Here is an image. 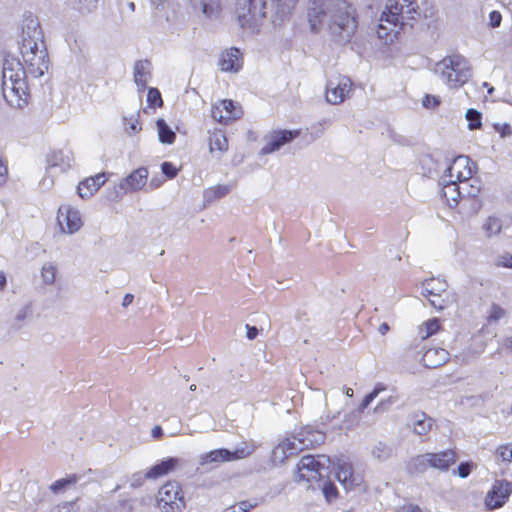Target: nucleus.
Masks as SVG:
<instances>
[{
  "instance_id": "f257e3e1",
  "label": "nucleus",
  "mask_w": 512,
  "mask_h": 512,
  "mask_svg": "<svg viewBox=\"0 0 512 512\" xmlns=\"http://www.w3.org/2000/svg\"><path fill=\"white\" fill-rule=\"evenodd\" d=\"M23 61L26 69L18 58L6 55L2 65V94L6 102L15 108H22L28 102L29 88L26 74L39 78L48 70L47 50L40 49L38 52L23 58Z\"/></svg>"
},
{
  "instance_id": "f03ea898",
  "label": "nucleus",
  "mask_w": 512,
  "mask_h": 512,
  "mask_svg": "<svg viewBox=\"0 0 512 512\" xmlns=\"http://www.w3.org/2000/svg\"><path fill=\"white\" fill-rule=\"evenodd\" d=\"M308 21L312 31L326 30L340 43L349 42L358 27L356 9L347 0H313Z\"/></svg>"
},
{
  "instance_id": "7ed1b4c3",
  "label": "nucleus",
  "mask_w": 512,
  "mask_h": 512,
  "mask_svg": "<svg viewBox=\"0 0 512 512\" xmlns=\"http://www.w3.org/2000/svg\"><path fill=\"white\" fill-rule=\"evenodd\" d=\"M297 0H238L237 20L251 32H259L265 22L280 25L291 16Z\"/></svg>"
},
{
  "instance_id": "20e7f679",
  "label": "nucleus",
  "mask_w": 512,
  "mask_h": 512,
  "mask_svg": "<svg viewBox=\"0 0 512 512\" xmlns=\"http://www.w3.org/2000/svg\"><path fill=\"white\" fill-rule=\"evenodd\" d=\"M418 5L416 0H387L377 28V35L385 41H392L405 24L414 18Z\"/></svg>"
},
{
  "instance_id": "39448f33",
  "label": "nucleus",
  "mask_w": 512,
  "mask_h": 512,
  "mask_svg": "<svg viewBox=\"0 0 512 512\" xmlns=\"http://www.w3.org/2000/svg\"><path fill=\"white\" fill-rule=\"evenodd\" d=\"M324 438L323 433L308 426L303 427L296 434L285 437L277 444L272 451V460L274 463L281 464L287 458L322 443Z\"/></svg>"
},
{
  "instance_id": "423d86ee",
  "label": "nucleus",
  "mask_w": 512,
  "mask_h": 512,
  "mask_svg": "<svg viewBox=\"0 0 512 512\" xmlns=\"http://www.w3.org/2000/svg\"><path fill=\"white\" fill-rule=\"evenodd\" d=\"M435 73L450 88H458L471 77V66L462 55L455 54L445 57L436 64Z\"/></svg>"
},
{
  "instance_id": "0eeeda50",
  "label": "nucleus",
  "mask_w": 512,
  "mask_h": 512,
  "mask_svg": "<svg viewBox=\"0 0 512 512\" xmlns=\"http://www.w3.org/2000/svg\"><path fill=\"white\" fill-rule=\"evenodd\" d=\"M255 450L256 445L253 441H244L234 450L220 448L203 453L198 458V464L201 467L214 468L225 462H234L245 459L252 455Z\"/></svg>"
},
{
  "instance_id": "6e6552de",
  "label": "nucleus",
  "mask_w": 512,
  "mask_h": 512,
  "mask_svg": "<svg viewBox=\"0 0 512 512\" xmlns=\"http://www.w3.org/2000/svg\"><path fill=\"white\" fill-rule=\"evenodd\" d=\"M330 469V459L325 455H306L297 465L295 480L316 484L326 478Z\"/></svg>"
},
{
  "instance_id": "1a4fd4ad",
  "label": "nucleus",
  "mask_w": 512,
  "mask_h": 512,
  "mask_svg": "<svg viewBox=\"0 0 512 512\" xmlns=\"http://www.w3.org/2000/svg\"><path fill=\"white\" fill-rule=\"evenodd\" d=\"M40 49H46L41 28L37 20L28 19L22 27L19 42L22 58L30 56Z\"/></svg>"
},
{
  "instance_id": "9d476101",
  "label": "nucleus",
  "mask_w": 512,
  "mask_h": 512,
  "mask_svg": "<svg viewBox=\"0 0 512 512\" xmlns=\"http://www.w3.org/2000/svg\"><path fill=\"white\" fill-rule=\"evenodd\" d=\"M158 507L164 512H181L186 506L182 489L177 482H167L158 491Z\"/></svg>"
},
{
  "instance_id": "9b49d317",
  "label": "nucleus",
  "mask_w": 512,
  "mask_h": 512,
  "mask_svg": "<svg viewBox=\"0 0 512 512\" xmlns=\"http://www.w3.org/2000/svg\"><path fill=\"white\" fill-rule=\"evenodd\" d=\"M148 170L140 167L132 171L129 175L121 179L117 186L109 192L108 198L112 201H118L127 193L141 190L147 183Z\"/></svg>"
},
{
  "instance_id": "f8f14e48",
  "label": "nucleus",
  "mask_w": 512,
  "mask_h": 512,
  "mask_svg": "<svg viewBox=\"0 0 512 512\" xmlns=\"http://www.w3.org/2000/svg\"><path fill=\"white\" fill-rule=\"evenodd\" d=\"M444 182L442 196L451 208L456 207L460 200L466 196L476 197L480 191L479 186H474L472 184L459 185L458 182L451 181L449 179H446Z\"/></svg>"
},
{
  "instance_id": "ddd939ff",
  "label": "nucleus",
  "mask_w": 512,
  "mask_h": 512,
  "mask_svg": "<svg viewBox=\"0 0 512 512\" xmlns=\"http://www.w3.org/2000/svg\"><path fill=\"white\" fill-rule=\"evenodd\" d=\"M353 83L347 76L339 75L328 80L326 85V100L337 105L350 98Z\"/></svg>"
},
{
  "instance_id": "4468645a",
  "label": "nucleus",
  "mask_w": 512,
  "mask_h": 512,
  "mask_svg": "<svg viewBox=\"0 0 512 512\" xmlns=\"http://www.w3.org/2000/svg\"><path fill=\"white\" fill-rule=\"evenodd\" d=\"M474 165L468 156L459 155L453 159L443 176V181L449 179L461 184H468L467 181L472 178Z\"/></svg>"
},
{
  "instance_id": "2eb2a0df",
  "label": "nucleus",
  "mask_w": 512,
  "mask_h": 512,
  "mask_svg": "<svg viewBox=\"0 0 512 512\" xmlns=\"http://www.w3.org/2000/svg\"><path fill=\"white\" fill-rule=\"evenodd\" d=\"M57 222L63 233L74 234L78 232L82 226V216L80 211L68 204L61 205L58 209Z\"/></svg>"
},
{
  "instance_id": "dca6fc26",
  "label": "nucleus",
  "mask_w": 512,
  "mask_h": 512,
  "mask_svg": "<svg viewBox=\"0 0 512 512\" xmlns=\"http://www.w3.org/2000/svg\"><path fill=\"white\" fill-rule=\"evenodd\" d=\"M512 493V484L506 480H496L487 493L485 505L488 510L502 507Z\"/></svg>"
},
{
  "instance_id": "f3484780",
  "label": "nucleus",
  "mask_w": 512,
  "mask_h": 512,
  "mask_svg": "<svg viewBox=\"0 0 512 512\" xmlns=\"http://www.w3.org/2000/svg\"><path fill=\"white\" fill-rule=\"evenodd\" d=\"M242 109L232 100L224 99L212 105L211 116L219 123L227 124L240 118Z\"/></svg>"
},
{
  "instance_id": "a211bd4d",
  "label": "nucleus",
  "mask_w": 512,
  "mask_h": 512,
  "mask_svg": "<svg viewBox=\"0 0 512 512\" xmlns=\"http://www.w3.org/2000/svg\"><path fill=\"white\" fill-rule=\"evenodd\" d=\"M299 135L297 130H278L273 131L266 137L265 145L261 149V154L267 155L278 151L282 146L291 142Z\"/></svg>"
},
{
  "instance_id": "6ab92c4d",
  "label": "nucleus",
  "mask_w": 512,
  "mask_h": 512,
  "mask_svg": "<svg viewBox=\"0 0 512 512\" xmlns=\"http://www.w3.org/2000/svg\"><path fill=\"white\" fill-rule=\"evenodd\" d=\"M218 65L223 72L237 73L243 66V54L235 47L226 49L220 54Z\"/></svg>"
},
{
  "instance_id": "aec40b11",
  "label": "nucleus",
  "mask_w": 512,
  "mask_h": 512,
  "mask_svg": "<svg viewBox=\"0 0 512 512\" xmlns=\"http://www.w3.org/2000/svg\"><path fill=\"white\" fill-rule=\"evenodd\" d=\"M192 11L206 19H215L221 12V0H188Z\"/></svg>"
},
{
  "instance_id": "412c9836",
  "label": "nucleus",
  "mask_w": 512,
  "mask_h": 512,
  "mask_svg": "<svg viewBox=\"0 0 512 512\" xmlns=\"http://www.w3.org/2000/svg\"><path fill=\"white\" fill-rule=\"evenodd\" d=\"M384 390L385 387L382 384H376L374 389L370 393H368L362 400L361 404L359 405L358 412H353L345 416L343 421L345 429H352L359 420V414L362 413L371 404V402Z\"/></svg>"
},
{
  "instance_id": "4be33fe9",
  "label": "nucleus",
  "mask_w": 512,
  "mask_h": 512,
  "mask_svg": "<svg viewBox=\"0 0 512 512\" xmlns=\"http://www.w3.org/2000/svg\"><path fill=\"white\" fill-rule=\"evenodd\" d=\"M107 181L105 173H98L95 176H91L82 180L78 187L77 192L78 195L82 199H87L93 196L101 186L105 184Z\"/></svg>"
},
{
  "instance_id": "5701e85b",
  "label": "nucleus",
  "mask_w": 512,
  "mask_h": 512,
  "mask_svg": "<svg viewBox=\"0 0 512 512\" xmlns=\"http://www.w3.org/2000/svg\"><path fill=\"white\" fill-rule=\"evenodd\" d=\"M430 468L439 471H447L456 462V453L454 450H445L438 453H428Z\"/></svg>"
},
{
  "instance_id": "b1692460",
  "label": "nucleus",
  "mask_w": 512,
  "mask_h": 512,
  "mask_svg": "<svg viewBox=\"0 0 512 512\" xmlns=\"http://www.w3.org/2000/svg\"><path fill=\"white\" fill-rule=\"evenodd\" d=\"M74 162V153L69 149H61L53 152L48 160L51 167H58L62 172L71 169Z\"/></svg>"
},
{
  "instance_id": "393cba45",
  "label": "nucleus",
  "mask_w": 512,
  "mask_h": 512,
  "mask_svg": "<svg viewBox=\"0 0 512 512\" xmlns=\"http://www.w3.org/2000/svg\"><path fill=\"white\" fill-rule=\"evenodd\" d=\"M134 82L140 91H143L151 80V63L148 60H139L134 64Z\"/></svg>"
},
{
  "instance_id": "a878e982",
  "label": "nucleus",
  "mask_w": 512,
  "mask_h": 512,
  "mask_svg": "<svg viewBox=\"0 0 512 512\" xmlns=\"http://www.w3.org/2000/svg\"><path fill=\"white\" fill-rule=\"evenodd\" d=\"M180 460L175 457H169L160 463L152 466L144 475L147 479H157L173 472L179 465Z\"/></svg>"
},
{
  "instance_id": "bb28decb",
  "label": "nucleus",
  "mask_w": 512,
  "mask_h": 512,
  "mask_svg": "<svg viewBox=\"0 0 512 512\" xmlns=\"http://www.w3.org/2000/svg\"><path fill=\"white\" fill-rule=\"evenodd\" d=\"M208 142L210 153L217 159H220L228 150V140L222 130H215L211 132Z\"/></svg>"
},
{
  "instance_id": "cd10ccee",
  "label": "nucleus",
  "mask_w": 512,
  "mask_h": 512,
  "mask_svg": "<svg viewBox=\"0 0 512 512\" xmlns=\"http://www.w3.org/2000/svg\"><path fill=\"white\" fill-rule=\"evenodd\" d=\"M449 352L443 348H430L423 354L422 360L426 367L436 368L449 360Z\"/></svg>"
},
{
  "instance_id": "c85d7f7f",
  "label": "nucleus",
  "mask_w": 512,
  "mask_h": 512,
  "mask_svg": "<svg viewBox=\"0 0 512 512\" xmlns=\"http://www.w3.org/2000/svg\"><path fill=\"white\" fill-rule=\"evenodd\" d=\"M448 287L447 282L440 278H430L422 283V296L425 298L437 297L439 298L443 292H446Z\"/></svg>"
},
{
  "instance_id": "c756f323",
  "label": "nucleus",
  "mask_w": 512,
  "mask_h": 512,
  "mask_svg": "<svg viewBox=\"0 0 512 512\" xmlns=\"http://www.w3.org/2000/svg\"><path fill=\"white\" fill-rule=\"evenodd\" d=\"M336 477L346 490L358 485L357 478L353 475L352 465L347 462L337 463Z\"/></svg>"
},
{
  "instance_id": "7c9ffc66",
  "label": "nucleus",
  "mask_w": 512,
  "mask_h": 512,
  "mask_svg": "<svg viewBox=\"0 0 512 512\" xmlns=\"http://www.w3.org/2000/svg\"><path fill=\"white\" fill-rule=\"evenodd\" d=\"M502 228V219L495 215H490L486 217L481 225V230L484 234V237L487 239L498 236L501 233Z\"/></svg>"
},
{
  "instance_id": "2f4dec72",
  "label": "nucleus",
  "mask_w": 512,
  "mask_h": 512,
  "mask_svg": "<svg viewBox=\"0 0 512 512\" xmlns=\"http://www.w3.org/2000/svg\"><path fill=\"white\" fill-rule=\"evenodd\" d=\"M428 468H430L428 453L411 458L406 467L407 472L410 474L424 473Z\"/></svg>"
},
{
  "instance_id": "473e14b6",
  "label": "nucleus",
  "mask_w": 512,
  "mask_h": 512,
  "mask_svg": "<svg viewBox=\"0 0 512 512\" xmlns=\"http://www.w3.org/2000/svg\"><path fill=\"white\" fill-rule=\"evenodd\" d=\"M58 267L54 262H45L40 269V278L44 285L52 286L56 281Z\"/></svg>"
},
{
  "instance_id": "72a5a7b5",
  "label": "nucleus",
  "mask_w": 512,
  "mask_h": 512,
  "mask_svg": "<svg viewBox=\"0 0 512 512\" xmlns=\"http://www.w3.org/2000/svg\"><path fill=\"white\" fill-rule=\"evenodd\" d=\"M432 427V419L424 413L416 414L413 418V430L416 434L426 435Z\"/></svg>"
},
{
  "instance_id": "f704fd0d",
  "label": "nucleus",
  "mask_w": 512,
  "mask_h": 512,
  "mask_svg": "<svg viewBox=\"0 0 512 512\" xmlns=\"http://www.w3.org/2000/svg\"><path fill=\"white\" fill-rule=\"evenodd\" d=\"M159 141L164 144H172L176 138L174 131L167 125L163 119L156 121Z\"/></svg>"
},
{
  "instance_id": "c9c22d12",
  "label": "nucleus",
  "mask_w": 512,
  "mask_h": 512,
  "mask_svg": "<svg viewBox=\"0 0 512 512\" xmlns=\"http://www.w3.org/2000/svg\"><path fill=\"white\" fill-rule=\"evenodd\" d=\"M230 190V185H216L209 187L204 191V199L207 202L215 201L227 195Z\"/></svg>"
},
{
  "instance_id": "e433bc0d",
  "label": "nucleus",
  "mask_w": 512,
  "mask_h": 512,
  "mask_svg": "<svg viewBox=\"0 0 512 512\" xmlns=\"http://www.w3.org/2000/svg\"><path fill=\"white\" fill-rule=\"evenodd\" d=\"M73 9L81 14H88L97 8L99 0H68Z\"/></svg>"
},
{
  "instance_id": "4c0bfd02",
  "label": "nucleus",
  "mask_w": 512,
  "mask_h": 512,
  "mask_svg": "<svg viewBox=\"0 0 512 512\" xmlns=\"http://www.w3.org/2000/svg\"><path fill=\"white\" fill-rule=\"evenodd\" d=\"M79 480L78 476L76 475H69L65 478L56 480L51 486L50 489L53 493H61L64 492L66 489L72 487L76 482Z\"/></svg>"
},
{
  "instance_id": "58836bf2",
  "label": "nucleus",
  "mask_w": 512,
  "mask_h": 512,
  "mask_svg": "<svg viewBox=\"0 0 512 512\" xmlns=\"http://www.w3.org/2000/svg\"><path fill=\"white\" fill-rule=\"evenodd\" d=\"M371 454L376 460L384 461L391 457L392 448L383 442H377L372 446Z\"/></svg>"
},
{
  "instance_id": "ea45409f",
  "label": "nucleus",
  "mask_w": 512,
  "mask_h": 512,
  "mask_svg": "<svg viewBox=\"0 0 512 512\" xmlns=\"http://www.w3.org/2000/svg\"><path fill=\"white\" fill-rule=\"evenodd\" d=\"M312 488L322 490L326 500L329 502L337 496V489L335 485L329 481H326L325 478L320 480L315 485L312 484Z\"/></svg>"
},
{
  "instance_id": "a19ab883",
  "label": "nucleus",
  "mask_w": 512,
  "mask_h": 512,
  "mask_svg": "<svg viewBox=\"0 0 512 512\" xmlns=\"http://www.w3.org/2000/svg\"><path fill=\"white\" fill-rule=\"evenodd\" d=\"M31 306L25 305L21 307L15 314L13 321H12V327L14 329H21L25 323V321L30 317L31 315Z\"/></svg>"
},
{
  "instance_id": "79ce46f5",
  "label": "nucleus",
  "mask_w": 512,
  "mask_h": 512,
  "mask_svg": "<svg viewBox=\"0 0 512 512\" xmlns=\"http://www.w3.org/2000/svg\"><path fill=\"white\" fill-rule=\"evenodd\" d=\"M465 118L468 121V129L476 130L482 126V115L475 109H468L465 113Z\"/></svg>"
},
{
  "instance_id": "37998d69",
  "label": "nucleus",
  "mask_w": 512,
  "mask_h": 512,
  "mask_svg": "<svg viewBox=\"0 0 512 512\" xmlns=\"http://www.w3.org/2000/svg\"><path fill=\"white\" fill-rule=\"evenodd\" d=\"M439 328L440 323L437 319L428 320L420 327V335L423 339L428 338L436 333Z\"/></svg>"
},
{
  "instance_id": "c03bdc74",
  "label": "nucleus",
  "mask_w": 512,
  "mask_h": 512,
  "mask_svg": "<svg viewBox=\"0 0 512 512\" xmlns=\"http://www.w3.org/2000/svg\"><path fill=\"white\" fill-rule=\"evenodd\" d=\"M478 353L474 352L471 348L464 349L462 352L454 356L455 362L461 365L470 363L477 357Z\"/></svg>"
},
{
  "instance_id": "a18cd8bd",
  "label": "nucleus",
  "mask_w": 512,
  "mask_h": 512,
  "mask_svg": "<svg viewBox=\"0 0 512 512\" xmlns=\"http://www.w3.org/2000/svg\"><path fill=\"white\" fill-rule=\"evenodd\" d=\"M147 102L152 107H161L163 105L161 93L157 88H149L147 93Z\"/></svg>"
},
{
  "instance_id": "49530a36",
  "label": "nucleus",
  "mask_w": 512,
  "mask_h": 512,
  "mask_svg": "<svg viewBox=\"0 0 512 512\" xmlns=\"http://www.w3.org/2000/svg\"><path fill=\"white\" fill-rule=\"evenodd\" d=\"M398 401V397L391 395L386 399L381 400L376 407L374 408V411L376 413H383L388 411L392 405H394Z\"/></svg>"
},
{
  "instance_id": "de8ad7c7",
  "label": "nucleus",
  "mask_w": 512,
  "mask_h": 512,
  "mask_svg": "<svg viewBox=\"0 0 512 512\" xmlns=\"http://www.w3.org/2000/svg\"><path fill=\"white\" fill-rule=\"evenodd\" d=\"M505 315L506 311L501 306L498 304H492L488 315V321L497 322L498 320L505 317Z\"/></svg>"
},
{
  "instance_id": "09e8293b",
  "label": "nucleus",
  "mask_w": 512,
  "mask_h": 512,
  "mask_svg": "<svg viewBox=\"0 0 512 512\" xmlns=\"http://www.w3.org/2000/svg\"><path fill=\"white\" fill-rule=\"evenodd\" d=\"M494 266L500 268H511L512 269V255L510 253H503L498 255L494 259Z\"/></svg>"
},
{
  "instance_id": "8fccbe9b",
  "label": "nucleus",
  "mask_w": 512,
  "mask_h": 512,
  "mask_svg": "<svg viewBox=\"0 0 512 512\" xmlns=\"http://www.w3.org/2000/svg\"><path fill=\"white\" fill-rule=\"evenodd\" d=\"M496 454L502 461L512 462V445L505 444L497 448Z\"/></svg>"
},
{
  "instance_id": "3c124183",
  "label": "nucleus",
  "mask_w": 512,
  "mask_h": 512,
  "mask_svg": "<svg viewBox=\"0 0 512 512\" xmlns=\"http://www.w3.org/2000/svg\"><path fill=\"white\" fill-rule=\"evenodd\" d=\"M138 117L139 115L136 117L132 116L129 120V123L125 126V131L130 136L139 133L142 129Z\"/></svg>"
},
{
  "instance_id": "603ef678",
  "label": "nucleus",
  "mask_w": 512,
  "mask_h": 512,
  "mask_svg": "<svg viewBox=\"0 0 512 512\" xmlns=\"http://www.w3.org/2000/svg\"><path fill=\"white\" fill-rule=\"evenodd\" d=\"M473 468H474V464L472 462H463V463L459 464L457 470L453 471V473L454 474L457 473V475L460 478H466L469 476V474L471 473Z\"/></svg>"
},
{
  "instance_id": "864d4df0",
  "label": "nucleus",
  "mask_w": 512,
  "mask_h": 512,
  "mask_svg": "<svg viewBox=\"0 0 512 512\" xmlns=\"http://www.w3.org/2000/svg\"><path fill=\"white\" fill-rule=\"evenodd\" d=\"M161 170L163 174L169 179L176 177L178 174V168L171 162H163L161 165Z\"/></svg>"
},
{
  "instance_id": "5fc2aeb1",
  "label": "nucleus",
  "mask_w": 512,
  "mask_h": 512,
  "mask_svg": "<svg viewBox=\"0 0 512 512\" xmlns=\"http://www.w3.org/2000/svg\"><path fill=\"white\" fill-rule=\"evenodd\" d=\"M252 505L246 501L240 502L237 505L231 506L222 512H248Z\"/></svg>"
},
{
  "instance_id": "6e6d98bb",
  "label": "nucleus",
  "mask_w": 512,
  "mask_h": 512,
  "mask_svg": "<svg viewBox=\"0 0 512 512\" xmlns=\"http://www.w3.org/2000/svg\"><path fill=\"white\" fill-rule=\"evenodd\" d=\"M502 15L499 11L493 10L489 13V26L497 28L501 25Z\"/></svg>"
},
{
  "instance_id": "4d7b16f0",
  "label": "nucleus",
  "mask_w": 512,
  "mask_h": 512,
  "mask_svg": "<svg viewBox=\"0 0 512 512\" xmlns=\"http://www.w3.org/2000/svg\"><path fill=\"white\" fill-rule=\"evenodd\" d=\"M439 103V99L432 95H426L423 99V106L426 108H435Z\"/></svg>"
},
{
  "instance_id": "13d9d810",
  "label": "nucleus",
  "mask_w": 512,
  "mask_h": 512,
  "mask_svg": "<svg viewBox=\"0 0 512 512\" xmlns=\"http://www.w3.org/2000/svg\"><path fill=\"white\" fill-rule=\"evenodd\" d=\"M50 512H74V504L72 502L54 506Z\"/></svg>"
},
{
  "instance_id": "bf43d9fd",
  "label": "nucleus",
  "mask_w": 512,
  "mask_h": 512,
  "mask_svg": "<svg viewBox=\"0 0 512 512\" xmlns=\"http://www.w3.org/2000/svg\"><path fill=\"white\" fill-rule=\"evenodd\" d=\"M494 127L497 130V132H499V134L502 138L509 137L512 134L511 128L508 124H504V125L496 124Z\"/></svg>"
},
{
  "instance_id": "052dcab7",
  "label": "nucleus",
  "mask_w": 512,
  "mask_h": 512,
  "mask_svg": "<svg viewBox=\"0 0 512 512\" xmlns=\"http://www.w3.org/2000/svg\"><path fill=\"white\" fill-rule=\"evenodd\" d=\"M8 177V169L6 164L0 158V187L6 183Z\"/></svg>"
},
{
  "instance_id": "680f3d73",
  "label": "nucleus",
  "mask_w": 512,
  "mask_h": 512,
  "mask_svg": "<svg viewBox=\"0 0 512 512\" xmlns=\"http://www.w3.org/2000/svg\"><path fill=\"white\" fill-rule=\"evenodd\" d=\"M435 309L442 310L444 308V302L441 300V296L439 298L437 297H429L427 298Z\"/></svg>"
},
{
  "instance_id": "e2e57ef3",
  "label": "nucleus",
  "mask_w": 512,
  "mask_h": 512,
  "mask_svg": "<svg viewBox=\"0 0 512 512\" xmlns=\"http://www.w3.org/2000/svg\"><path fill=\"white\" fill-rule=\"evenodd\" d=\"M246 329H247V333H246V337L249 339V340H253L257 337L258 335V329L255 327V326H250V325H246Z\"/></svg>"
},
{
  "instance_id": "0e129e2a",
  "label": "nucleus",
  "mask_w": 512,
  "mask_h": 512,
  "mask_svg": "<svg viewBox=\"0 0 512 512\" xmlns=\"http://www.w3.org/2000/svg\"><path fill=\"white\" fill-rule=\"evenodd\" d=\"M163 435V430L160 426H155L151 430V436L155 439L160 438Z\"/></svg>"
},
{
  "instance_id": "69168bd1",
  "label": "nucleus",
  "mask_w": 512,
  "mask_h": 512,
  "mask_svg": "<svg viewBox=\"0 0 512 512\" xmlns=\"http://www.w3.org/2000/svg\"><path fill=\"white\" fill-rule=\"evenodd\" d=\"M401 512H421V509L417 505L403 506Z\"/></svg>"
},
{
  "instance_id": "338daca9",
  "label": "nucleus",
  "mask_w": 512,
  "mask_h": 512,
  "mask_svg": "<svg viewBox=\"0 0 512 512\" xmlns=\"http://www.w3.org/2000/svg\"><path fill=\"white\" fill-rule=\"evenodd\" d=\"M156 9H163L168 0H149Z\"/></svg>"
},
{
  "instance_id": "774afa93",
  "label": "nucleus",
  "mask_w": 512,
  "mask_h": 512,
  "mask_svg": "<svg viewBox=\"0 0 512 512\" xmlns=\"http://www.w3.org/2000/svg\"><path fill=\"white\" fill-rule=\"evenodd\" d=\"M134 296L130 293L124 295L122 300V306L128 307L133 302Z\"/></svg>"
}]
</instances>
